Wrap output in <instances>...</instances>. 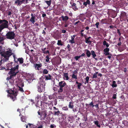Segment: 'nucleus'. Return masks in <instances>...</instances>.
<instances>
[{
  "instance_id": "f257e3e1",
  "label": "nucleus",
  "mask_w": 128,
  "mask_h": 128,
  "mask_svg": "<svg viewBox=\"0 0 128 128\" xmlns=\"http://www.w3.org/2000/svg\"><path fill=\"white\" fill-rule=\"evenodd\" d=\"M58 87H60L58 90L59 92H62L63 90L66 92L69 91V87L64 81L59 82L58 84Z\"/></svg>"
},
{
  "instance_id": "f03ea898",
  "label": "nucleus",
  "mask_w": 128,
  "mask_h": 128,
  "mask_svg": "<svg viewBox=\"0 0 128 128\" xmlns=\"http://www.w3.org/2000/svg\"><path fill=\"white\" fill-rule=\"evenodd\" d=\"M12 64H9L10 66H11V68H7L8 70H10V71L8 72L9 74H12L15 76L18 73L19 70H18V68L19 67V65H17L16 66H14V67L12 66Z\"/></svg>"
},
{
  "instance_id": "7ed1b4c3",
  "label": "nucleus",
  "mask_w": 128,
  "mask_h": 128,
  "mask_svg": "<svg viewBox=\"0 0 128 128\" xmlns=\"http://www.w3.org/2000/svg\"><path fill=\"white\" fill-rule=\"evenodd\" d=\"M6 91L8 93L10 94V97L13 101L16 99V97L18 94V91L16 90H12L10 88V90H7Z\"/></svg>"
},
{
  "instance_id": "20e7f679",
  "label": "nucleus",
  "mask_w": 128,
  "mask_h": 128,
  "mask_svg": "<svg viewBox=\"0 0 128 128\" xmlns=\"http://www.w3.org/2000/svg\"><path fill=\"white\" fill-rule=\"evenodd\" d=\"M12 54V53L10 50L7 51L6 52H1V54L2 57H4L3 61L6 62L8 61L9 59V58Z\"/></svg>"
},
{
  "instance_id": "39448f33",
  "label": "nucleus",
  "mask_w": 128,
  "mask_h": 128,
  "mask_svg": "<svg viewBox=\"0 0 128 128\" xmlns=\"http://www.w3.org/2000/svg\"><path fill=\"white\" fill-rule=\"evenodd\" d=\"M0 32L4 28H8V22L5 20H0Z\"/></svg>"
},
{
  "instance_id": "423d86ee",
  "label": "nucleus",
  "mask_w": 128,
  "mask_h": 128,
  "mask_svg": "<svg viewBox=\"0 0 128 128\" xmlns=\"http://www.w3.org/2000/svg\"><path fill=\"white\" fill-rule=\"evenodd\" d=\"M31 0H16L14 3L18 6H20L22 4H26L29 3Z\"/></svg>"
},
{
  "instance_id": "0eeeda50",
  "label": "nucleus",
  "mask_w": 128,
  "mask_h": 128,
  "mask_svg": "<svg viewBox=\"0 0 128 128\" xmlns=\"http://www.w3.org/2000/svg\"><path fill=\"white\" fill-rule=\"evenodd\" d=\"M15 36V34L14 32L13 31H9L6 34V38L11 40L14 39Z\"/></svg>"
},
{
  "instance_id": "6e6552de",
  "label": "nucleus",
  "mask_w": 128,
  "mask_h": 128,
  "mask_svg": "<svg viewBox=\"0 0 128 128\" xmlns=\"http://www.w3.org/2000/svg\"><path fill=\"white\" fill-rule=\"evenodd\" d=\"M40 110L39 109L38 112V115L40 116L42 119L44 120L47 115V111L46 110H44L40 113Z\"/></svg>"
},
{
  "instance_id": "1a4fd4ad",
  "label": "nucleus",
  "mask_w": 128,
  "mask_h": 128,
  "mask_svg": "<svg viewBox=\"0 0 128 128\" xmlns=\"http://www.w3.org/2000/svg\"><path fill=\"white\" fill-rule=\"evenodd\" d=\"M38 90L40 92H42L44 90V87L42 84L38 83L37 84Z\"/></svg>"
},
{
  "instance_id": "9d476101",
  "label": "nucleus",
  "mask_w": 128,
  "mask_h": 128,
  "mask_svg": "<svg viewBox=\"0 0 128 128\" xmlns=\"http://www.w3.org/2000/svg\"><path fill=\"white\" fill-rule=\"evenodd\" d=\"M127 18L126 13L124 12H121L120 16L121 20L122 19V21H126Z\"/></svg>"
},
{
  "instance_id": "9b49d317",
  "label": "nucleus",
  "mask_w": 128,
  "mask_h": 128,
  "mask_svg": "<svg viewBox=\"0 0 128 128\" xmlns=\"http://www.w3.org/2000/svg\"><path fill=\"white\" fill-rule=\"evenodd\" d=\"M117 14L116 12L113 10H111L109 13L110 16L113 18H115Z\"/></svg>"
},
{
  "instance_id": "f8f14e48",
  "label": "nucleus",
  "mask_w": 128,
  "mask_h": 128,
  "mask_svg": "<svg viewBox=\"0 0 128 128\" xmlns=\"http://www.w3.org/2000/svg\"><path fill=\"white\" fill-rule=\"evenodd\" d=\"M34 66L36 70H39L40 68L42 66V65L41 63H40L39 64H34Z\"/></svg>"
},
{
  "instance_id": "ddd939ff",
  "label": "nucleus",
  "mask_w": 128,
  "mask_h": 128,
  "mask_svg": "<svg viewBox=\"0 0 128 128\" xmlns=\"http://www.w3.org/2000/svg\"><path fill=\"white\" fill-rule=\"evenodd\" d=\"M31 17L30 19V21L33 24H34L35 22V16L32 13L31 14Z\"/></svg>"
},
{
  "instance_id": "4468645a",
  "label": "nucleus",
  "mask_w": 128,
  "mask_h": 128,
  "mask_svg": "<svg viewBox=\"0 0 128 128\" xmlns=\"http://www.w3.org/2000/svg\"><path fill=\"white\" fill-rule=\"evenodd\" d=\"M85 42L86 43L89 44H90L92 43V41L90 40V39L91 38V37L89 36L88 38H86V37H85Z\"/></svg>"
},
{
  "instance_id": "2eb2a0df",
  "label": "nucleus",
  "mask_w": 128,
  "mask_h": 128,
  "mask_svg": "<svg viewBox=\"0 0 128 128\" xmlns=\"http://www.w3.org/2000/svg\"><path fill=\"white\" fill-rule=\"evenodd\" d=\"M24 59L22 58H17V60H15V62L18 63V61L20 64H22L23 62Z\"/></svg>"
},
{
  "instance_id": "dca6fc26",
  "label": "nucleus",
  "mask_w": 128,
  "mask_h": 128,
  "mask_svg": "<svg viewBox=\"0 0 128 128\" xmlns=\"http://www.w3.org/2000/svg\"><path fill=\"white\" fill-rule=\"evenodd\" d=\"M45 78V80H51L52 78V76L50 74H48V75H45L44 76Z\"/></svg>"
},
{
  "instance_id": "f3484780",
  "label": "nucleus",
  "mask_w": 128,
  "mask_h": 128,
  "mask_svg": "<svg viewBox=\"0 0 128 128\" xmlns=\"http://www.w3.org/2000/svg\"><path fill=\"white\" fill-rule=\"evenodd\" d=\"M77 73V71L75 70L73 72V73L72 74V78L75 79V80H77V75H75Z\"/></svg>"
},
{
  "instance_id": "a211bd4d",
  "label": "nucleus",
  "mask_w": 128,
  "mask_h": 128,
  "mask_svg": "<svg viewBox=\"0 0 128 128\" xmlns=\"http://www.w3.org/2000/svg\"><path fill=\"white\" fill-rule=\"evenodd\" d=\"M85 51L86 52V54L87 57L88 58L90 57L91 55V52L87 49L85 50Z\"/></svg>"
},
{
  "instance_id": "6ab92c4d",
  "label": "nucleus",
  "mask_w": 128,
  "mask_h": 128,
  "mask_svg": "<svg viewBox=\"0 0 128 128\" xmlns=\"http://www.w3.org/2000/svg\"><path fill=\"white\" fill-rule=\"evenodd\" d=\"M61 18H62V20L66 22L69 18L67 16H61Z\"/></svg>"
},
{
  "instance_id": "aec40b11",
  "label": "nucleus",
  "mask_w": 128,
  "mask_h": 128,
  "mask_svg": "<svg viewBox=\"0 0 128 128\" xmlns=\"http://www.w3.org/2000/svg\"><path fill=\"white\" fill-rule=\"evenodd\" d=\"M76 36V35H73L72 36H71V40H70L69 42H70L72 44L74 43L75 42L74 40Z\"/></svg>"
},
{
  "instance_id": "412c9836",
  "label": "nucleus",
  "mask_w": 128,
  "mask_h": 128,
  "mask_svg": "<svg viewBox=\"0 0 128 128\" xmlns=\"http://www.w3.org/2000/svg\"><path fill=\"white\" fill-rule=\"evenodd\" d=\"M76 84H78L77 88H78L79 89H81V86L82 85V84L80 82H79L77 81H76Z\"/></svg>"
},
{
  "instance_id": "4be33fe9",
  "label": "nucleus",
  "mask_w": 128,
  "mask_h": 128,
  "mask_svg": "<svg viewBox=\"0 0 128 128\" xmlns=\"http://www.w3.org/2000/svg\"><path fill=\"white\" fill-rule=\"evenodd\" d=\"M41 103L40 102L38 101H37L36 103L35 106L37 108H40V106H41Z\"/></svg>"
},
{
  "instance_id": "5701e85b",
  "label": "nucleus",
  "mask_w": 128,
  "mask_h": 128,
  "mask_svg": "<svg viewBox=\"0 0 128 128\" xmlns=\"http://www.w3.org/2000/svg\"><path fill=\"white\" fill-rule=\"evenodd\" d=\"M74 106L73 105V103L70 102H69V104L68 105V107L70 109H74Z\"/></svg>"
},
{
  "instance_id": "b1692460",
  "label": "nucleus",
  "mask_w": 128,
  "mask_h": 128,
  "mask_svg": "<svg viewBox=\"0 0 128 128\" xmlns=\"http://www.w3.org/2000/svg\"><path fill=\"white\" fill-rule=\"evenodd\" d=\"M57 44L58 46H62L64 45V42H62L61 40H58Z\"/></svg>"
},
{
  "instance_id": "393cba45",
  "label": "nucleus",
  "mask_w": 128,
  "mask_h": 128,
  "mask_svg": "<svg viewBox=\"0 0 128 128\" xmlns=\"http://www.w3.org/2000/svg\"><path fill=\"white\" fill-rule=\"evenodd\" d=\"M112 86L113 88L116 87L117 86V84H116V82L115 81H113L112 84Z\"/></svg>"
},
{
  "instance_id": "a878e982",
  "label": "nucleus",
  "mask_w": 128,
  "mask_h": 128,
  "mask_svg": "<svg viewBox=\"0 0 128 128\" xmlns=\"http://www.w3.org/2000/svg\"><path fill=\"white\" fill-rule=\"evenodd\" d=\"M46 49V48H44V49L42 48L41 50L42 51L43 53L44 54H47V53H48V54L49 55V51L48 50H47L46 51V52H45V50Z\"/></svg>"
},
{
  "instance_id": "bb28decb",
  "label": "nucleus",
  "mask_w": 128,
  "mask_h": 128,
  "mask_svg": "<svg viewBox=\"0 0 128 128\" xmlns=\"http://www.w3.org/2000/svg\"><path fill=\"white\" fill-rule=\"evenodd\" d=\"M91 54L92 56V57L95 58V57L96 56V54H95L93 50H91Z\"/></svg>"
},
{
  "instance_id": "cd10ccee",
  "label": "nucleus",
  "mask_w": 128,
  "mask_h": 128,
  "mask_svg": "<svg viewBox=\"0 0 128 128\" xmlns=\"http://www.w3.org/2000/svg\"><path fill=\"white\" fill-rule=\"evenodd\" d=\"M45 2L46 4L48 5V6H50L51 4L52 0H50L49 1L46 0L45 1Z\"/></svg>"
},
{
  "instance_id": "c85d7f7f",
  "label": "nucleus",
  "mask_w": 128,
  "mask_h": 128,
  "mask_svg": "<svg viewBox=\"0 0 128 128\" xmlns=\"http://www.w3.org/2000/svg\"><path fill=\"white\" fill-rule=\"evenodd\" d=\"M68 75V74L67 73H64V76L66 78V80H68L69 78Z\"/></svg>"
},
{
  "instance_id": "c756f323",
  "label": "nucleus",
  "mask_w": 128,
  "mask_h": 128,
  "mask_svg": "<svg viewBox=\"0 0 128 128\" xmlns=\"http://www.w3.org/2000/svg\"><path fill=\"white\" fill-rule=\"evenodd\" d=\"M103 44L104 46H106V47L108 48L109 46V44H108L106 42L105 40H104L103 42Z\"/></svg>"
},
{
  "instance_id": "7c9ffc66",
  "label": "nucleus",
  "mask_w": 128,
  "mask_h": 128,
  "mask_svg": "<svg viewBox=\"0 0 128 128\" xmlns=\"http://www.w3.org/2000/svg\"><path fill=\"white\" fill-rule=\"evenodd\" d=\"M49 56L50 54L49 55L48 54V55H47L46 57V62H48L49 63L50 62V58H49Z\"/></svg>"
},
{
  "instance_id": "2f4dec72",
  "label": "nucleus",
  "mask_w": 128,
  "mask_h": 128,
  "mask_svg": "<svg viewBox=\"0 0 128 128\" xmlns=\"http://www.w3.org/2000/svg\"><path fill=\"white\" fill-rule=\"evenodd\" d=\"M10 75L9 77H8L6 78V80H9L10 82V80H12L11 79L12 77L14 76L12 74Z\"/></svg>"
},
{
  "instance_id": "473e14b6",
  "label": "nucleus",
  "mask_w": 128,
  "mask_h": 128,
  "mask_svg": "<svg viewBox=\"0 0 128 128\" xmlns=\"http://www.w3.org/2000/svg\"><path fill=\"white\" fill-rule=\"evenodd\" d=\"M94 124L96 125L97 127L99 128H100V124H99L98 122V121H94Z\"/></svg>"
},
{
  "instance_id": "72a5a7b5",
  "label": "nucleus",
  "mask_w": 128,
  "mask_h": 128,
  "mask_svg": "<svg viewBox=\"0 0 128 128\" xmlns=\"http://www.w3.org/2000/svg\"><path fill=\"white\" fill-rule=\"evenodd\" d=\"M52 88H53V90H54V92H59V91H58L59 89L58 90V88L56 87H55V86L53 87Z\"/></svg>"
},
{
  "instance_id": "f704fd0d",
  "label": "nucleus",
  "mask_w": 128,
  "mask_h": 128,
  "mask_svg": "<svg viewBox=\"0 0 128 128\" xmlns=\"http://www.w3.org/2000/svg\"><path fill=\"white\" fill-rule=\"evenodd\" d=\"M60 112L58 110L57 111H55L54 112V115H57V116H59V114H60Z\"/></svg>"
},
{
  "instance_id": "c9c22d12",
  "label": "nucleus",
  "mask_w": 128,
  "mask_h": 128,
  "mask_svg": "<svg viewBox=\"0 0 128 128\" xmlns=\"http://www.w3.org/2000/svg\"><path fill=\"white\" fill-rule=\"evenodd\" d=\"M86 106H88L89 105H90L91 106L92 108H93L94 106L93 104V102H91L89 104H86Z\"/></svg>"
},
{
  "instance_id": "e433bc0d",
  "label": "nucleus",
  "mask_w": 128,
  "mask_h": 128,
  "mask_svg": "<svg viewBox=\"0 0 128 128\" xmlns=\"http://www.w3.org/2000/svg\"><path fill=\"white\" fill-rule=\"evenodd\" d=\"M122 123L125 126H126L128 125V122L127 120H124L122 121Z\"/></svg>"
},
{
  "instance_id": "4c0bfd02",
  "label": "nucleus",
  "mask_w": 128,
  "mask_h": 128,
  "mask_svg": "<svg viewBox=\"0 0 128 128\" xmlns=\"http://www.w3.org/2000/svg\"><path fill=\"white\" fill-rule=\"evenodd\" d=\"M101 22L102 24H106V19H102Z\"/></svg>"
},
{
  "instance_id": "58836bf2",
  "label": "nucleus",
  "mask_w": 128,
  "mask_h": 128,
  "mask_svg": "<svg viewBox=\"0 0 128 128\" xmlns=\"http://www.w3.org/2000/svg\"><path fill=\"white\" fill-rule=\"evenodd\" d=\"M48 71L46 69L44 70L43 71V73L44 74H48Z\"/></svg>"
},
{
  "instance_id": "ea45409f",
  "label": "nucleus",
  "mask_w": 128,
  "mask_h": 128,
  "mask_svg": "<svg viewBox=\"0 0 128 128\" xmlns=\"http://www.w3.org/2000/svg\"><path fill=\"white\" fill-rule=\"evenodd\" d=\"M110 50V49L107 48H106L104 49V52H108Z\"/></svg>"
},
{
  "instance_id": "a19ab883",
  "label": "nucleus",
  "mask_w": 128,
  "mask_h": 128,
  "mask_svg": "<svg viewBox=\"0 0 128 128\" xmlns=\"http://www.w3.org/2000/svg\"><path fill=\"white\" fill-rule=\"evenodd\" d=\"M72 9L76 11L78 10V8H77V7L76 5H75V6L72 7Z\"/></svg>"
},
{
  "instance_id": "79ce46f5",
  "label": "nucleus",
  "mask_w": 128,
  "mask_h": 128,
  "mask_svg": "<svg viewBox=\"0 0 128 128\" xmlns=\"http://www.w3.org/2000/svg\"><path fill=\"white\" fill-rule=\"evenodd\" d=\"M62 108L63 110H68V108L67 106H64Z\"/></svg>"
},
{
  "instance_id": "37998d69",
  "label": "nucleus",
  "mask_w": 128,
  "mask_h": 128,
  "mask_svg": "<svg viewBox=\"0 0 128 128\" xmlns=\"http://www.w3.org/2000/svg\"><path fill=\"white\" fill-rule=\"evenodd\" d=\"M19 90L20 92H24V91L23 90V88H22L19 86Z\"/></svg>"
},
{
  "instance_id": "c03bdc74",
  "label": "nucleus",
  "mask_w": 128,
  "mask_h": 128,
  "mask_svg": "<svg viewBox=\"0 0 128 128\" xmlns=\"http://www.w3.org/2000/svg\"><path fill=\"white\" fill-rule=\"evenodd\" d=\"M80 58V56H76L74 57V58L75 59V60H77Z\"/></svg>"
},
{
  "instance_id": "a18cd8bd",
  "label": "nucleus",
  "mask_w": 128,
  "mask_h": 128,
  "mask_svg": "<svg viewBox=\"0 0 128 128\" xmlns=\"http://www.w3.org/2000/svg\"><path fill=\"white\" fill-rule=\"evenodd\" d=\"M70 4L71 5V6H72V7L74 6H75V5H76V3H73L72 2H70Z\"/></svg>"
},
{
  "instance_id": "49530a36",
  "label": "nucleus",
  "mask_w": 128,
  "mask_h": 128,
  "mask_svg": "<svg viewBox=\"0 0 128 128\" xmlns=\"http://www.w3.org/2000/svg\"><path fill=\"white\" fill-rule=\"evenodd\" d=\"M29 65V64L28 63H27L26 64H25V63L23 64L22 65V66L24 67H27Z\"/></svg>"
},
{
  "instance_id": "de8ad7c7",
  "label": "nucleus",
  "mask_w": 128,
  "mask_h": 128,
  "mask_svg": "<svg viewBox=\"0 0 128 128\" xmlns=\"http://www.w3.org/2000/svg\"><path fill=\"white\" fill-rule=\"evenodd\" d=\"M89 79V77L88 76H87L85 80H86V82L87 83H88V82Z\"/></svg>"
},
{
  "instance_id": "09e8293b",
  "label": "nucleus",
  "mask_w": 128,
  "mask_h": 128,
  "mask_svg": "<svg viewBox=\"0 0 128 128\" xmlns=\"http://www.w3.org/2000/svg\"><path fill=\"white\" fill-rule=\"evenodd\" d=\"M97 75L96 74H94L93 76L92 77V78H94L96 79L97 78Z\"/></svg>"
},
{
  "instance_id": "8fccbe9b",
  "label": "nucleus",
  "mask_w": 128,
  "mask_h": 128,
  "mask_svg": "<svg viewBox=\"0 0 128 128\" xmlns=\"http://www.w3.org/2000/svg\"><path fill=\"white\" fill-rule=\"evenodd\" d=\"M18 112H19L20 113V116L21 115V113H23V112H22L21 110L20 109H17V110Z\"/></svg>"
},
{
  "instance_id": "3c124183",
  "label": "nucleus",
  "mask_w": 128,
  "mask_h": 128,
  "mask_svg": "<svg viewBox=\"0 0 128 128\" xmlns=\"http://www.w3.org/2000/svg\"><path fill=\"white\" fill-rule=\"evenodd\" d=\"M21 120L22 121L24 122L25 121V120L24 118V116L22 117L21 118Z\"/></svg>"
},
{
  "instance_id": "603ef678",
  "label": "nucleus",
  "mask_w": 128,
  "mask_h": 128,
  "mask_svg": "<svg viewBox=\"0 0 128 128\" xmlns=\"http://www.w3.org/2000/svg\"><path fill=\"white\" fill-rule=\"evenodd\" d=\"M39 96L38 95H37L36 97V101H39L38 100L39 99Z\"/></svg>"
},
{
  "instance_id": "864d4df0",
  "label": "nucleus",
  "mask_w": 128,
  "mask_h": 128,
  "mask_svg": "<svg viewBox=\"0 0 128 128\" xmlns=\"http://www.w3.org/2000/svg\"><path fill=\"white\" fill-rule=\"evenodd\" d=\"M104 54H105V53H104ZM109 55H112V54H110L109 52H105V55L106 56H108Z\"/></svg>"
},
{
  "instance_id": "5fc2aeb1",
  "label": "nucleus",
  "mask_w": 128,
  "mask_h": 128,
  "mask_svg": "<svg viewBox=\"0 0 128 128\" xmlns=\"http://www.w3.org/2000/svg\"><path fill=\"white\" fill-rule=\"evenodd\" d=\"M99 22H97L95 24V25L96 26V27L97 28H98V25H99Z\"/></svg>"
},
{
  "instance_id": "6e6d98bb",
  "label": "nucleus",
  "mask_w": 128,
  "mask_h": 128,
  "mask_svg": "<svg viewBox=\"0 0 128 128\" xmlns=\"http://www.w3.org/2000/svg\"><path fill=\"white\" fill-rule=\"evenodd\" d=\"M87 4L90 5V2L89 0H87L86 2H85Z\"/></svg>"
},
{
  "instance_id": "4d7b16f0",
  "label": "nucleus",
  "mask_w": 128,
  "mask_h": 128,
  "mask_svg": "<svg viewBox=\"0 0 128 128\" xmlns=\"http://www.w3.org/2000/svg\"><path fill=\"white\" fill-rule=\"evenodd\" d=\"M81 23V22H80L79 21H78L77 22H75L74 24V25H76V26H77V24H78V23Z\"/></svg>"
},
{
  "instance_id": "13d9d810",
  "label": "nucleus",
  "mask_w": 128,
  "mask_h": 128,
  "mask_svg": "<svg viewBox=\"0 0 128 128\" xmlns=\"http://www.w3.org/2000/svg\"><path fill=\"white\" fill-rule=\"evenodd\" d=\"M12 14V13L10 11H9L8 12L7 14L8 16H10Z\"/></svg>"
},
{
  "instance_id": "bf43d9fd",
  "label": "nucleus",
  "mask_w": 128,
  "mask_h": 128,
  "mask_svg": "<svg viewBox=\"0 0 128 128\" xmlns=\"http://www.w3.org/2000/svg\"><path fill=\"white\" fill-rule=\"evenodd\" d=\"M112 98L114 99H116V94H114L113 95Z\"/></svg>"
},
{
  "instance_id": "052dcab7",
  "label": "nucleus",
  "mask_w": 128,
  "mask_h": 128,
  "mask_svg": "<svg viewBox=\"0 0 128 128\" xmlns=\"http://www.w3.org/2000/svg\"><path fill=\"white\" fill-rule=\"evenodd\" d=\"M114 27L116 28V27L115 26H114L112 25L110 26V28L111 29L114 28Z\"/></svg>"
},
{
  "instance_id": "680f3d73",
  "label": "nucleus",
  "mask_w": 128,
  "mask_h": 128,
  "mask_svg": "<svg viewBox=\"0 0 128 128\" xmlns=\"http://www.w3.org/2000/svg\"><path fill=\"white\" fill-rule=\"evenodd\" d=\"M31 6L32 7H34L35 6V4L34 3H32L31 4Z\"/></svg>"
},
{
  "instance_id": "e2e57ef3",
  "label": "nucleus",
  "mask_w": 128,
  "mask_h": 128,
  "mask_svg": "<svg viewBox=\"0 0 128 128\" xmlns=\"http://www.w3.org/2000/svg\"><path fill=\"white\" fill-rule=\"evenodd\" d=\"M4 40L3 38L2 37L0 36V42Z\"/></svg>"
},
{
  "instance_id": "0e129e2a",
  "label": "nucleus",
  "mask_w": 128,
  "mask_h": 128,
  "mask_svg": "<svg viewBox=\"0 0 128 128\" xmlns=\"http://www.w3.org/2000/svg\"><path fill=\"white\" fill-rule=\"evenodd\" d=\"M13 57L14 58V61L15 62V60H16V59H17V58L14 55H13Z\"/></svg>"
},
{
  "instance_id": "69168bd1",
  "label": "nucleus",
  "mask_w": 128,
  "mask_h": 128,
  "mask_svg": "<svg viewBox=\"0 0 128 128\" xmlns=\"http://www.w3.org/2000/svg\"><path fill=\"white\" fill-rule=\"evenodd\" d=\"M54 124H52L50 126V127L51 128H54Z\"/></svg>"
},
{
  "instance_id": "338daca9",
  "label": "nucleus",
  "mask_w": 128,
  "mask_h": 128,
  "mask_svg": "<svg viewBox=\"0 0 128 128\" xmlns=\"http://www.w3.org/2000/svg\"><path fill=\"white\" fill-rule=\"evenodd\" d=\"M62 32L63 33H65L66 32V30H62Z\"/></svg>"
},
{
  "instance_id": "774afa93",
  "label": "nucleus",
  "mask_w": 128,
  "mask_h": 128,
  "mask_svg": "<svg viewBox=\"0 0 128 128\" xmlns=\"http://www.w3.org/2000/svg\"><path fill=\"white\" fill-rule=\"evenodd\" d=\"M68 25V23H66L64 25V27H67Z\"/></svg>"
}]
</instances>
